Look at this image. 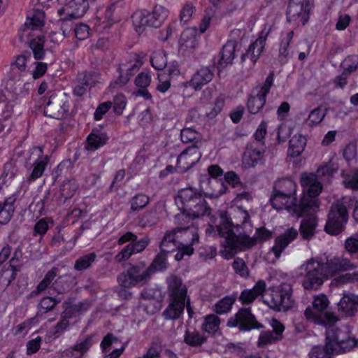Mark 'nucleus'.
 Returning <instances> with one entry per match:
<instances>
[{"instance_id":"nucleus-13","label":"nucleus","mask_w":358,"mask_h":358,"mask_svg":"<svg viewBox=\"0 0 358 358\" xmlns=\"http://www.w3.org/2000/svg\"><path fill=\"white\" fill-rule=\"evenodd\" d=\"M331 170L328 166H324L319 168L316 173H304L301 176V185L304 192L308 193L312 198L317 199V196L322 191V185L320 182L321 177L326 175H330Z\"/></svg>"},{"instance_id":"nucleus-57","label":"nucleus","mask_w":358,"mask_h":358,"mask_svg":"<svg viewBox=\"0 0 358 358\" xmlns=\"http://www.w3.org/2000/svg\"><path fill=\"white\" fill-rule=\"evenodd\" d=\"M195 11V7L192 3H186L180 13V23L185 24L189 22Z\"/></svg>"},{"instance_id":"nucleus-40","label":"nucleus","mask_w":358,"mask_h":358,"mask_svg":"<svg viewBox=\"0 0 358 358\" xmlns=\"http://www.w3.org/2000/svg\"><path fill=\"white\" fill-rule=\"evenodd\" d=\"M184 341L189 346L197 347L206 342V338L197 331L187 330L184 336Z\"/></svg>"},{"instance_id":"nucleus-1","label":"nucleus","mask_w":358,"mask_h":358,"mask_svg":"<svg viewBox=\"0 0 358 358\" xmlns=\"http://www.w3.org/2000/svg\"><path fill=\"white\" fill-rule=\"evenodd\" d=\"M219 224H209L206 229L208 235L219 236L222 238V245L229 250H243L250 248L255 240L250 236L251 230L250 215L243 208L237 207L232 214L221 212Z\"/></svg>"},{"instance_id":"nucleus-19","label":"nucleus","mask_w":358,"mask_h":358,"mask_svg":"<svg viewBox=\"0 0 358 358\" xmlns=\"http://www.w3.org/2000/svg\"><path fill=\"white\" fill-rule=\"evenodd\" d=\"M201 153L196 144L184 150L178 157L177 166L182 171H187L193 167L201 159Z\"/></svg>"},{"instance_id":"nucleus-64","label":"nucleus","mask_w":358,"mask_h":358,"mask_svg":"<svg viewBox=\"0 0 358 358\" xmlns=\"http://www.w3.org/2000/svg\"><path fill=\"white\" fill-rule=\"evenodd\" d=\"M158 219L153 212H145L140 219V224L143 227H151L156 224Z\"/></svg>"},{"instance_id":"nucleus-29","label":"nucleus","mask_w":358,"mask_h":358,"mask_svg":"<svg viewBox=\"0 0 358 358\" xmlns=\"http://www.w3.org/2000/svg\"><path fill=\"white\" fill-rule=\"evenodd\" d=\"M213 78V71L208 66H202L198 69L189 81V85L198 90L202 86L212 80Z\"/></svg>"},{"instance_id":"nucleus-45","label":"nucleus","mask_w":358,"mask_h":358,"mask_svg":"<svg viewBox=\"0 0 358 358\" xmlns=\"http://www.w3.org/2000/svg\"><path fill=\"white\" fill-rule=\"evenodd\" d=\"M150 62L152 66L157 70L165 69L167 64V58L164 51H155L151 57Z\"/></svg>"},{"instance_id":"nucleus-52","label":"nucleus","mask_w":358,"mask_h":358,"mask_svg":"<svg viewBox=\"0 0 358 358\" xmlns=\"http://www.w3.org/2000/svg\"><path fill=\"white\" fill-rule=\"evenodd\" d=\"M65 315L62 316V319L59 322L56 324V326L50 331V334L51 336L55 338L59 337L63 332L67 329L69 325V322L66 318V315L68 314V310L64 312Z\"/></svg>"},{"instance_id":"nucleus-4","label":"nucleus","mask_w":358,"mask_h":358,"mask_svg":"<svg viewBox=\"0 0 358 358\" xmlns=\"http://www.w3.org/2000/svg\"><path fill=\"white\" fill-rule=\"evenodd\" d=\"M357 341L352 336L349 327L345 326L327 332L325 345L315 346L310 352V358H331V355L349 352L357 345Z\"/></svg>"},{"instance_id":"nucleus-16","label":"nucleus","mask_w":358,"mask_h":358,"mask_svg":"<svg viewBox=\"0 0 358 358\" xmlns=\"http://www.w3.org/2000/svg\"><path fill=\"white\" fill-rule=\"evenodd\" d=\"M274 73L270 72L262 87L256 95H252L248 100V109L251 114H257L266 103V96L273 84Z\"/></svg>"},{"instance_id":"nucleus-22","label":"nucleus","mask_w":358,"mask_h":358,"mask_svg":"<svg viewBox=\"0 0 358 358\" xmlns=\"http://www.w3.org/2000/svg\"><path fill=\"white\" fill-rule=\"evenodd\" d=\"M358 310V295L346 294L338 303V313L341 317H352Z\"/></svg>"},{"instance_id":"nucleus-49","label":"nucleus","mask_w":358,"mask_h":358,"mask_svg":"<svg viewBox=\"0 0 358 358\" xmlns=\"http://www.w3.org/2000/svg\"><path fill=\"white\" fill-rule=\"evenodd\" d=\"M325 115V110H323L321 107H317L310 113L306 122L309 126L317 125L322 121Z\"/></svg>"},{"instance_id":"nucleus-51","label":"nucleus","mask_w":358,"mask_h":358,"mask_svg":"<svg viewBox=\"0 0 358 358\" xmlns=\"http://www.w3.org/2000/svg\"><path fill=\"white\" fill-rule=\"evenodd\" d=\"M267 34L268 33L266 34L264 37L261 36L253 43H252L250 45V50H252L251 54L253 55V58H255L256 61H257L259 55L262 53L264 49L266 38Z\"/></svg>"},{"instance_id":"nucleus-12","label":"nucleus","mask_w":358,"mask_h":358,"mask_svg":"<svg viewBox=\"0 0 358 358\" xmlns=\"http://www.w3.org/2000/svg\"><path fill=\"white\" fill-rule=\"evenodd\" d=\"M141 65V59L136 54L127 56L119 65L118 78L112 82L110 87H116L117 85L123 86L127 84L130 78L139 70Z\"/></svg>"},{"instance_id":"nucleus-23","label":"nucleus","mask_w":358,"mask_h":358,"mask_svg":"<svg viewBox=\"0 0 358 358\" xmlns=\"http://www.w3.org/2000/svg\"><path fill=\"white\" fill-rule=\"evenodd\" d=\"M324 264L329 278L338 273L354 269L357 266L350 259L338 256L327 259Z\"/></svg>"},{"instance_id":"nucleus-50","label":"nucleus","mask_w":358,"mask_h":358,"mask_svg":"<svg viewBox=\"0 0 358 358\" xmlns=\"http://www.w3.org/2000/svg\"><path fill=\"white\" fill-rule=\"evenodd\" d=\"M92 340L91 336H87L84 339H79L77 343L73 347V350L78 352L73 358H78L85 353L92 346Z\"/></svg>"},{"instance_id":"nucleus-25","label":"nucleus","mask_w":358,"mask_h":358,"mask_svg":"<svg viewBox=\"0 0 358 358\" xmlns=\"http://www.w3.org/2000/svg\"><path fill=\"white\" fill-rule=\"evenodd\" d=\"M131 17L135 29L138 34H141L146 27H155L152 12L150 13L147 10H136Z\"/></svg>"},{"instance_id":"nucleus-21","label":"nucleus","mask_w":358,"mask_h":358,"mask_svg":"<svg viewBox=\"0 0 358 358\" xmlns=\"http://www.w3.org/2000/svg\"><path fill=\"white\" fill-rule=\"evenodd\" d=\"M89 8V3L85 0H70L64 6L57 10L59 16L65 15L69 19H76L83 17Z\"/></svg>"},{"instance_id":"nucleus-60","label":"nucleus","mask_w":358,"mask_h":358,"mask_svg":"<svg viewBox=\"0 0 358 358\" xmlns=\"http://www.w3.org/2000/svg\"><path fill=\"white\" fill-rule=\"evenodd\" d=\"M24 26L28 29H38L43 26V20L40 14L34 15L31 17H27Z\"/></svg>"},{"instance_id":"nucleus-58","label":"nucleus","mask_w":358,"mask_h":358,"mask_svg":"<svg viewBox=\"0 0 358 358\" xmlns=\"http://www.w3.org/2000/svg\"><path fill=\"white\" fill-rule=\"evenodd\" d=\"M343 183L346 188L358 189V171L345 176Z\"/></svg>"},{"instance_id":"nucleus-62","label":"nucleus","mask_w":358,"mask_h":358,"mask_svg":"<svg viewBox=\"0 0 358 358\" xmlns=\"http://www.w3.org/2000/svg\"><path fill=\"white\" fill-rule=\"evenodd\" d=\"M151 82V76L149 71L140 73L135 79V84L140 88H147Z\"/></svg>"},{"instance_id":"nucleus-48","label":"nucleus","mask_w":358,"mask_h":358,"mask_svg":"<svg viewBox=\"0 0 358 358\" xmlns=\"http://www.w3.org/2000/svg\"><path fill=\"white\" fill-rule=\"evenodd\" d=\"M235 299L231 296H225L215 305V311L217 314L227 313L231 309Z\"/></svg>"},{"instance_id":"nucleus-5","label":"nucleus","mask_w":358,"mask_h":358,"mask_svg":"<svg viewBox=\"0 0 358 358\" xmlns=\"http://www.w3.org/2000/svg\"><path fill=\"white\" fill-rule=\"evenodd\" d=\"M296 276L301 277V285L306 290H318L329 280L327 266L320 258L305 261L296 270Z\"/></svg>"},{"instance_id":"nucleus-18","label":"nucleus","mask_w":358,"mask_h":358,"mask_svg":"<svg viewBox=\"0 0 358 358\" xmlns=\"http://www.w3.org/2000/svg\"><path fill=\"white\" fill-rule=\"evenodd\" d=\"M310 9V3L306 0H290L287 10V19L288 21L299 20L304 25L309 18Z\"/></svg>"},{"instance_id":"nucleus-53","label":"nucleus","mask_w":358,"mask_h":358,"mask_svg":"<svg viewBox=\"0 0 358 358\" xmlns=\"http://www.w3.org/2000/svg\"><path fill=\"white\" fill-rule=\"evenodd\" d=\"M232 267L235 273L240 276L243 278L249 276L248 268L243 259L239 257L234 259L232 263Z\"/></svg>"},{"instance_id":"nucleus-47","label":"nucleus","mask_w":358,"mask_h":358,"mask_svg":"<svg viewBox=\"0 0 358 358\" xmlns=\"http://www.w3.org/2000/svg\"><path fill=\"white\" fill-rule=\"evenodd\" d=\"M220 318L216 315H208L205 317L202 329L209 334L215 333L220 325Z\"/></svg>"},{"instance_id":"nucleus-28","label":"nucleus","mask_w":358,"mask_h":358,"mask_svg":"<svg viewBox=\"0 0 358 358\" xmlns=\"http://www.w3.org/2000/svg\"><path fill=\"white\" fill-rule=\"evenodd\" d=\"M316 210H310L302 215H308L300 224V233L303 239L309 240L315 235L317 220L313 213Z\"/></svg>"},{"instance_id":"nucleus-39","label":"nucleus","mask_w":358,"mask_h":358,"mask_svg":"<svg viewBox=\"0 0 358 358\" xmlns=\"http://www.w3.org/2000/svg\"><path fill=\"white\" fill-rule=\"evenodd\" d=\"M73 278L71 275H65L59 276L52 285L51 287L58 294L64 293L71 287Z\"/></svg>"},{"instance_id":"nucleus-46","label":"nucleus","mask_w":358,"mask_h":358,"mask_svg":"<svg viewBox=\"0 0 358 358\" xmlns=\"http://www.w3.org/2000/svg\"><path fill=\"white\" fill-rule=\"evenodd\" d=\"M169 10L161 5H156L152 10L154 15V22H155V28L159 27L166 20L169 15Z\"/></svg>"},{"instance_id":"nucleus-63","label":"nucleus","mask_w":358,"mask_h":358,"mask_svg":"<svg viewBox=\"0 0 358 358\" xmlns=\"http://www.w3.org/2000/svg\"><path fill=\"white\" fill-rule=\"evenodd\" d=\"M31 57V54L28 51L23 52L21 55L17 56L15 61L12 63L13 66H15L20 71H23L26 69V63Z\"/></svg>"},{"instance_id":"nucleus-10","label":"nucleus","mask_w":358,"mask_h":358,"mask_svg":"<svg viewBox=\"0 0 358 358\" xmlns=\"http://www.w3.org/2000/svg\"><path fill=\"white\" fill-rule=\"evenodd\" d=\"M151 276L150 268L141 262L136 265H131L125 273H121L117 280L120 285L130 287L139 283L146 282Z\"/></svg>"},{"instance_id":"nucleus-36","label":"nucleus","mask_w":358,"mask_h":358,"mask_svg":"<svg viewBox=\"0 0 358 358\" xmlns=\"http://www.w3.org/2000/svg\"><path fill=\"white\" fill-rule=\"evenodd\" d=\"M78 189V182L75 179L66 180L60 187L61 202L64 203L67 199L73 196Z\"/></svg>"},{"instance_id":"nucleus-7","label":"nucleus","mask_w":358,"mask_h":358,"mask_svg":"<svg viewBox=\"0 0 358 358\" xmlns=\"http://www.w3.org/2000/svg\"><path fill=\"white\" fill-rule=\"evenodd\" d=\"M329 301L324 294H320L313 298L310 306L305 310L306 318L315 324L325 327L334 325L338 318L334 313L327 310Z\"/></svg>"},{"instance_id":"nucleus-27","label":"nucleus","mask_w":358,"mask_h":358,"mask_svg":"<svg viewBox=\"0 0 358 358\" xmlns=\"http://www.w3.org/2000/svg\"><path fill=\"white\" fill-rule=\"evenodd\" d=\"M34 151L36 152L38 158L33 163V169L28 178L29 181H34L41 178L50 161L49 156L43 155L41 148H34Z\"/></svg>"},{"instance_id":"nucleus-31","label":"nucleus","mask_w":358,"mask_h":358,"mask_svg":"<svg viewBox=\"0 0 358 358\" xmlns=\"http://www.w3.org/2000/svg\"><path fill=\"white\" fill-rule=\"evenodd\" d=\"M108 136L106 133L94 129L87 138L86 148L89 150H96L106 144Z\"/></svg>"},{"instance_id":"nucleus-33","label":"nucleus","mask_w":358,"mask_h":358,"mask_svg":"<svg viewBox=\"0 0 358 358\" xmlns=\"http://www.w3.org/2000/svg\"><path fill=\"white\" fill-rule=\"evenodd\" d=\"M237 43L235 41H229L222 47L221 57L219 60V64L221 66H226L231 64L235 58V51Z\"/></svg>"},{"instance_id":"nucleus-2","label":"nucleus","mask_w":358,"mask_h":358,"mask_svg":"<svg viewBox=\"0 0 358 358\" xmlns=\"http://www.w3.org/2000/svg\"><path fill=\"white\" fill-rule=\"evenodd\" d=\"M279 185L288 187L289 190L281 191L274 189L270 202L273 208L277 210L285 209L292 216L299 218L305 213L319 208L318 199L312 198L308 193L304 192L300 202H296V197L292 195L296 190V185L292 180H283L280 181Z\"/></svg>"},{"instance_id":"nucleus-11","label":"nucleus","mask_w":358,"mask_h":358,"mask_svg":"<svg viewBox=\"0 0 358 358\" xmlns=\"http://www.w3.org/2000/svg\"><path fill=\"white\" fill-rule=\"evenodd\" d=\"M177 223L180 226L171 231L167 232L162 238L160 243V249L162 252H171L174 250L176 247V238L178 233L183 232L187 236H192V243L199 242V237L197 229L194 226L187 225L181 221Z\"/></svg>"},{"instance_id":"nucleus-43","label":"nucleus","mask_w":358,"mask_h":358,"mask_svg":"<svg viewBox=\"0 0 358 358\" xmlns=\"http://www.w3.org/2000/svg\"><path fill=\"white\" fill-rule=\"evenodd\" d=\"M169 252H162L161 250L160 253H159L153 262L150 264L148 268H150L151 275L156 271H164L167 267V261H166V255Z\"/></svg>"},{"instance_id":"nucleus-55","label":"nucleus","mask_w":358,"mask_h":358,"mask_svg":"<svg viewBox=\"0 0 358 358\" xmlns=\"http://www.w3.org/2000/svg\"><path fill=\"white\" fill-rule=\"evenodd\" d=\"M60 302L61 299L50 296L43 297L39 303L40 309L43 310L44 313H48L52 310L54 307Z\"/></svg>"},{"instance_id":"nucleus-8","label":"nucleus","mask_w":358,"mask_h":358,"mask_svg":"<svg viewBox=\"0 0 358 358\" xmlns=\"http://www.w3.org/2000/svg\"><path fill=\"white\" fill-rule=\"evenodd\" d=\"M293 287L291 283L282 282L271 290V299L268 305L277 311H287L294 305Z\"/></svg>"},{"instance_id":"nucleus-26","label":"nucleus","mask_w":358,"mask_h":358,"mask_svg":"<svg viewBox=\"0 0 358 358\" xmlns=\"http://www.w3.org/2000/svg\"><path fill=\"white\" fill-rule=\"evenodd\" d=\"M149 241L148 237H144L139 240L138 243H129L116 255L115 260L118 262L127 260L132 255L143 251L148 246Z\"/></svg>"},{"instance_id":"nucleus-38","label":"nucleus","mask_w":358,"mask_h":358,"mask_svg":"<svg viewBox=\"0 0 358 358\" xmlns=\"http://www.w3.org/2000/svg\"><path fill=\"white\" fill-rule=\"evenodd\" d=\"M13 110V105L5 100L0 101V132L7 126L4 124L10 117Z\"/></svg>"},{"instance_id":"nucleus-42","label":"nucleus","mask_w":358,"mask_h":358,"mask_svg":"<svg viewBox=\"0 0 358 358\" xmlns=\"http://www.w3.org/2000/svg\"><path fill=\"white\" fill-rule=\"evenodd\" d=\"M150 202V198L144 194H137L133 196L129 203L131 211H138L143 209Z\"/></svg>"},{"instance_id":"nucleus-35","label":"nucleus","mask_w":358,"mask_h":358,"mask_svg":"<svg viewBox=\"0 0 358 358\" xmlns=\"http://www.w3.org/2000/svg\"><path fill=\"white\" fill-rule=\"evenodd\" d=\"M294 36V31L287 32L285 36L281 40L279 48L278 60L281 64H286L291 54L288 50L290 42Z\"/></svg>"},{"instance_id":"nucleus-56","label":"nucleus","mask_w":358,"mask_h":358,"mask_svg":"<svg viewBox=\"0 0 358 358\" xmlns=\"http://www.w3.org/2000/svg\"><path fill=\"white\" fill-rule=\"evenodd\" d=\"M78 78L88 88L92 87L100 78L99 73L96 72H86L78 76Z\"/></svg>"},{"instance_id":"nucleus-3","label":"nucleus","mask_w":358,"mask_h":358,"mask_svg":"<svg viewBox=\"0 0 358 358\" xmlns=\"http://www.w3.org/2000/svg\"><path fill=\"white\" fill-rule=\"evenodd\" d=\"M203 196L200 190L192 187L180 189L176 198V203L182 212L175 217L176 221H184L186 224L193 226L191 217L209 215L211 208Z\"/></svg>"},{"instance_id":"nucleus-14","label":"nucleus","mask_w":358,"mask_h":358,"mask_svg":"<svg viewBox=\"0 0 358 358\" xmlns=\"http://www.w3.org/2000/svg\"><path fill=\"white\" fill-rule=\"evenodd\" d=\"M229 327H238L241 331H248L252 329H262L264 326L259 323L250 308H241L235 315L227 322Z\"/></svg>"},{"instance_id":"nucleus-34","label":"nucleus","mask_w":358,"mask_h":358,"mask_svg":"<svg viewBox=\"0 0 358 358\" xmlns=\"http://www.w3.org/2000/svg\"><path fill=\"white\" fill-rule=\"evenodd\" d=\"M45 38L43 36H37L29 41V48L31 49L34 57L36 60H43L45 59L48 49L44 48Z\"/></svg>"},{"instance_id":"nucleus-17","label":"nucleus","mask_w":358,"mask_h":358,"mask_svg":"<svg viewBox=\"0 0 358 358\" xmlns=\"http://www.w3.org/2000/svg\"><path fill=\"white\" fill-rule=\"evenodd\" d=\"M265 146L264 143L252 141L247 145L243 156V164L246 168L255 167L264 161Z\"/></svg>"},{"instance_id":"nucleus-9","label":"nucleus","mask_w":358,"mask_h":358,"mask_svg":"<svg viewBox=\"0 0 358 358\" xmlns=\"http://www.w3.org/2000/svg\"><path fill=\"white\" fill-rule=\"evenodd\" d=\"M348 219V213L343 201H338L332 203L324 227L325 231L334 236L341 234L344 230Z\"/></svg>"},{"instance_id":"nucleus-54","label":"nucleus","mask_w":358,"mask_h":358,"mask_svg":"<svg viewBox=\"0 0 358 358\" xmlns=\"http://www.w3.org/2000/svg\"><path fill=\"white\" fill-rule=\"evenodd\" d=\"M278 341H280L278 338H275V336L271 331H264L261 332L259 339L257 341V345L259 348H264L267 345L272 344Z\"/></svg>"},{"instance_id":"nucleus-59","label":"nucleus","mask_w":358,"mask_h":358,"mask_svg":"<svg viewBox=\"0 0 358 358\" xmlns=\"http://www.w3.org/2000/svg\"><path fill=\"white\" fill-rule=\"evenodd\" d=\"M198 133L192 128H184L180 131V138L182 143H188L198 139Z\"/></svg>"},{"instance_id":"nucleus-41","label":"nucleus","mask_w":358,"mask_h":358,"mask_svg":"<svg viewBox=\"0 0 358 358\" xmlns=\"http://www.w3.org/2000/svg\"><path fill=\"white\" fill-rule=\"evenodd\" d=\"M95 252L88 253L79 257L75 262L74 268L76 271H83L90 268L96 259Z\"/></svg>"},{"instance_id":"nucleus-32","label":"nucleus","mask_w":358,"mask_h":358,"mask_svg":"<svg viewBox=\"0 0 358 358\" xmlns=\"http://www.w3.org/2000/svg\"><path fill=\"white\" fill-rule=\"evenodd\" d=\"M266 289V283L264 280L258 281L255 287L250 289H244L239 296L243 303H252L258 296L263 294Z\"/></svg>"},{"instance_id":"nucleus-30","label":"nucleus","mask_w":358,"mask_h":358,"mask_svg":"<svg viewBox=\"0 0 358 358\" xmlns=\"http://www.w3.org/2000/svg\"><path fill=\"white\" fill-rule=\"evenodd\" d=\"M199 37L196 29L189 28L185 29L179 39L180 49L184 51L194 50L198 44Z\"/></svg>"},{"instance_id":"nucleus-37","label":"nucleus","mask_w":358,"mask_h":358,"mask_svg":"<svg viewBox=\"0 0 358 358\" xmlns=\"http://www.w3.org/2000/svg\"><path fill=\"white\" fill-rule=\"evenodd\" d=\"M306 144V139L305 137L301 135H294L289 140V145L288 149L289 155L292 157L299 156L304 150Z\"/></svg>"},{"instance_id":"nucleus-20","label":"nucleus","mask_w":358,"mask_h":358,"mask_svg":"<svg viewBox=\"0 0 358 358\" xmlns=\"http://www.w3.org/2000/svg\"><path fill=\"white\" fill-rule=\"evenodd\" d=\"M69 103L56 96H51L44 107V114L51 118L60 120L69 112Z\"/></svg>"},{"instance_id":"nucleus-24","label":"nucleus","mask_w":358,"mask_h":358,"mask_svg":"<svg viewBox=\"0 0 358 358\" xmlns=\"http://www.w3.org/2000/svg\"><path fill=\"white\" fill-rule=\"evenodd\" d=\"M298 236V231L294 227L286 229L282 234L277 236L275 239V244L271 248L276 258H279L282 252L286 247L291 243Z\"/></svg>"},{"instance_id":"nucleus-6","label":"nucleus","mask_w":358,"mask_h":358,"mask_svg":"<svg viewBox=\"0 0 358 358\" xmlns=\"http://www.w3.org/2000/svg\"><path fill=\"white\" fill-rule=\"evenodd\" d=\"M169 303L162 312L167 320H176L183 314L187 297V288L180 278L171 275L167 278Z\"/></svg>"},{"instance_id":"nucleus-15","label":"nucleus","mask_w":358,"mask_h":358,"mask_svg":"<svg viewBox=\"0 0 358 358\" xmlns=\"http://www.w3.org/2000/svg\"><path fill=\"white\" fill-rule=\"evenodd\" d=\"M227 189L222 178H210L208 175H201L199 180V190L205 197L217 199Z\"/></svg>"},{"instance_id":"nucleus-44","label":"nucleus","mask_w":358,"mask_h":358,"mask_svg":"<svg viewBox=\"0 0 358 358\" xmlns=\"http://www.w3.org/2000/svg\"><path fill=\"white\" fill-rule=\"evenodd\" d=\"M10 268L0 272V284L8 287L15 278L17 269L15 266L10 264Z\"/></svg>"},{"instance_id":"nucleus-61","label":"nucleus","mask_w":358,"mask_h":358,"mask_svg":"<svg viewBox=\"0 0 358 358\" xmlns=\"http://www.w3.org/2000/svg\"><path fill=\"white\" fill-rule=\"evenodd\" d=\"M344 69L348 73L355 72L358 69V55L348 57L343 62Z\"/></svg>"}]
</instances>
